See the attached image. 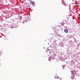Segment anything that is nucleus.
<instances>
[{
	"label": "nucleus",
	"instance_id": "9",
	"mask_svg": "<svg viewBox=\"0 0 80 80\" xmlns=\"http://www.w3.org/2000/svg\"><path fill=\"white\" fill-rule=\"evenodd\" d=\"M65 24V23L62 22H61V26H63V25H64Z\"/></svg>",
	"mask_w": 80,
	"mask_h": 80
},
{
	"label": "nucleus",
	"instance_id": "24",
	"mask_svg": "<svg viewBox=\"0 0 80 80\" xmlns=\"http://www.w3.org/2000/svg\"><path fill=\"white\" fill-rule=\"evenodd\" d=\"M48 45H49V43H48Z\"/></svg>",
	"mask_w": 80,
	"mask_h": 80
},
{
	"label": "nucleus",
	"instance_id": "5",
	"mask_svg": "<svg viewBox=\"0 0 80 80\" xmlns=\"http://www.w3.org/2000/svg\"><path fill=\"white\" fill-rule=\"evenodd\" d=\"M64 32H65V33H68V29H65L64 30Z\"/></svg>",
	"mask_w": 80,
	"mask_h": 80
},
{
	"label": "nucleus",
	"instance_id": "1",
	"mask_svg": "<svg viewBox=\"0 0 80 80\" xmlns=\"http://www.w3.org/2000/svg\"><path fill=\"white\" fill-rule=\"evenodd\" d=\"M74 6V3H71L70 5L69 6V9H72V10H73L74 8L73 6Z\"/></svg>",
	"mask_w": 80,
	"mask_h": 80
},
{
	"label": "nucleus",
	"instance_id": "25",
	"mask_svg": "<svg viewBox=\"0 0 80 80\" xmlns=\"http://www.w3.org/2000/svg\"><path fill=\"white\" fill-rule=\"evenodd\" d=\"M46 52H47V50H46Z\"/></svg>",
	"mask_w": 80,
	"mask_h": 80
},
{
	"label": "nucleus",
	"instance_id": "14",
	"mask_svg": "<svg viewBox=\"0 0 80 80\" xmlns=\"http://www.w3.org/2000/svg\"><path fill=\"white\" fill-rule=\"evenodd\" d=\"M64 67H65V65H62V68L63 69H64Z\"/></svg>",
	"mask_w": 80,
	"mask_h": 80
},
{
	"label": "nucleus",
	"instance_id": "17",
	"mask_svg": "<svg viewBox=\"0 0 80 80\" xmlns=\"http://www.w3.org/2000/svg\"><path fill=\"white\" fill-rule=\"evenodd\" d=\"M72 1H73V2H75V1H76V0H72Z\"/></svg>",
	"mask_w": 80,
	"mask_h": 80
},
{
	"label": "nucleus",
	"instance_id": "6",
	"mask_svg": "<svg viewBox=\"0 0 80 80\" xmlns=\"http://www.w3.org/2000/svg\"><path fill=\"white\" fill-rule=\"evenodd\" d=\"M31 2L33 5H35V2L31 1Z\"/></svg>",
	"mask_w": 80,
	"mask_h": 80
},
{
	"label": "nucleus",
	"instance_id": "2",
	"mask_svg": "<svg viewBox=\"0 0 80 80\" xmlns=\"http://www.w3.org/2000/svg\"><path fill=\"white\" fill-rule=\"evenodd\" d=\"M59 46H60L61 47H63V46H64V43L62 42H61L59 44Z\"/></svg>",
	"mask_w": 80,
	"mask_h": 80
},
{
	"label": "nucleus",
	"instance_id": "18",
	"mask_svg": "<svg viewBox=\"0 0 80 80\" xmlns=\"http://www.w3.org/2000/svg\"><path fill=\"white\" fill-rule=\"evenodd\" d=\"M52 28H55H55L54 27Z\"/></svg>",
	"mask_w": 80,
	"mask_h": 80
},
{
	"label": "nucleus",
	"instance_id": "15",
	"mask_svg": "<svg viewBox=\"0 0 80 80\" xmlns=\"http://www.w3.org/2000/svg\"><path fill=\"white\" fill-rule=\"evenodd\" d=\"M71 78L72 80L73 79H74V76H72V77H71Z\"/></svg>",
	"mask_w": 80,
	"mask_h": 80
},
{
	"label": "nucleus",
	"instance_id": "21",
	"mask_svg": "<svg viewBox=\"0 0 80 80\" xmlns=\"http://www.w3.org/2000/svg\"><path fill=\"white\" fill-rule=\"evenodd\" d=\"M59 37H61V35H59Z\"/></svg>",
	"mask_w": 80,
	"mask_h": 80
},
{
	"label": "nucleus",
	"instance_id": "13",
	"mask_svg": "<svg viewBox=\"0 0 80 80\" xmlns=\"http://www.w3.org/2000/svg\"><path fill=\"white\" fill-rule=\"evenodd\" d=\"M56 42H57V40H55V39H54L53 40V43H55Z\"/></svg>",
	"mask_w": 80,
	"mask_h": 80
},
{
	"label": "nucleus",
	"instance_id": "19",
	"mask_svg": "<svg viewBox=\"0 0 80 80\" xmlns=\"http://www.w3.org/2000/svg\"><path fill=\"white\" fill-rule=\"evenodd\" d=\"M25 23V22H22V23Z\"/></svg>",
	"mask_w": 80,
	"mask_h": 80
},
{
	"label": "nucleus",
	"instance_id": "16",
	"mask_svg": "<svg viewBox=\"0 0 80 80\" xmlns=\"http://www.w3.org/2000/svg\"><path fill=\"white\" fill-rule=\"evenodd\" d=\"M74 38V41L75 42H76V40L75 39V38Z\"/></svg>",
	"mask_w": 80,
	"mask_h": 80
},
{
	"label": "nucleus",
	"instance_id": "12",
	"mask_svg": "<svg viewBox=\"0 0 80 80\" xmlns=\"http://www.w3.org/2000/svg\"><path fill=\"white\" fill-rule=\"evenodd\" d=\"M57 78V79H58V78H59L60 80H62V78H59L58 77L57 78L55 77V78Z\"/></svg>",
	"mask_w": 80,
	"mask_h": 80
},
{
	"label": "nucleus",
	"instance_id": "4",
	"mask_svg": "<svg viewBox=\"0 0 80 80\" xmlns=\"http://www.w3.org/2000/svg\"><path fill=\"white\" fill-rule=\"evenodd\" d=\"M54 59H55V58L52 57H49L48 58V60L50 62V60H54Z\"/></svg>",
	"mask_w": 80,
	"mask_h": 80
},
{
	"label": "nucleus",
	"instance_id": "22",
	"mask_svg": "<svg viewBox=\"0 0 80 80\" xmlns=\"http://www.w3.org/2000/svg\"><path fill=\"white\" fill-rule=\"evenodd\" d=\"M70 42H72V41H71Z\"/></svg>",
	"mask_w": 80,
	"mask_h": 80
},
{
	"label": "nucleus",
	"instance_id": "8",
	"mask_svg": "<svg viewBox=\"0 0 80 80\" xmlns=\"http://www.w3.org/2000/svg\"><path fill=\"white\" fill-rule=\"evenodd\" d=\"M18 19L19 20H22V16H20L18 18Z\"/></svg>",
	"mask_w": 80,
	"mask_h": 80
},
{
	"label": "nucleus",
	"instance_id": "7",
	"mask_svg": "<svg viewBox=\"0 0 80 80\" xmlns=\"http://www.w3.org/2000/svg\"><path fill=\"white\" fill-rule=\"evenodd\" d=\"M71 72L72 76H74V72H73V71H71Z\"/></svg>",
	"mask_w": 80,
	"mask_h": 80
},
{
	"label": "nucleus",
	"instance_id": "11",
	"mask_svg": "<svg viewBox=\"0 0 80 80\" xmlns=\"http://www.w3.org/2000/svg\"><path fill=\"white\" fill-rule=\"evenodd\" d=\"M7 27V28H9V27H10V25H9L8 24H7V25H6Z\"/></svg>",
	"mask_w": 80,
	"mask_h": 80
},
{
	"label": "nucleus",
	"instance_id": "26",
	"mask_svg": "<svg viewBox=\"0 0 80 80\" xmlns=\"http://www.w3.org/2000/svg\"><path fill=\"white\" fill-rule=\"evenodd\" d=\"M71 37H72V36H71Z\"/></svg>",
	"mask_w": 80,
	"mask_h": 80
},
{
	"label": "nucleus",
	"instance_id": "3",
	"mask_svg": "<svg viewBox=\"0 0 80 80\" xmlns=\"http://www.w3.org/2000/svg\"><path fill=\"white\" fill-rule=\"evenodd\" d=\"M11 28H17V25H12L11 24L10 25Z\"/></svg>",
	"mask_w": 80,
	"mask_h": 80
},
{
	"label": "nucleus",
	"instance_id": "10",
	"mask_svg": "<svg viewBox=\"0 0 80 80\" xmlns=\"http://www.w3.org/2000/svg\"><path fill=\"white\" fill-rule=\"evenodd\" d=\"M62 5H65V6H66V3L65 2L62 3Z\"/></svg>",
	"mask_w": 80,
	"mask_h": 80
},
{
	"label": "nucleus",
	"instance_id": "23",
	"mask_svg": "<svg viewBox=\"0 0 80 80\" xmlns=\"http://www.w3.org/2000/svg\"><path fill=\"white\" fill-rule=\"evenodd\" d=\"M25 22H27V21H25Z\"/></svg>",
	"mask_w": 80,
	"mask_h": 80
},
{
	"label": "nucleus",
	"instance_id": "20",
	"mask_svg": "<svg viewBox=\"0 0 80 80\" xmlns=\"http://www.w3.org/2000/svg\"><path fill=\"white\" fill-rule=\"evenodd\" d=\"M64 60H65L64 59H63V61H64Z\"/></svg>",
	"mask_w": 80,
	"mask_h": 80
}]
</instances>
